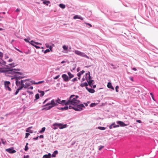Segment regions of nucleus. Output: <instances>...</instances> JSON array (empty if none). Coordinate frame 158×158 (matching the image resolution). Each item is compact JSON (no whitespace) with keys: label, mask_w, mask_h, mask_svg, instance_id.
Instances as JSON below:
<instances>
[{"label":"nucleus","mask_w":158,"mask_h":158,"mask_svg":"<svg viewBox=\"0 0 158 158\" xmlns=\"http://www.w3.org/2000/svg\"><path fill=\"white\" fill-rule=\"evenodd\" d=\"M16 11H17V12H19L20 11V10H19V9H17L16 10Z\"/></svg>","instance_id":"nucleus-64"},{"label":"nucleus","mask_w":158,"mask_h":158,"mask_svg":"<svg viewBox=\"0 0 158 158\" xmlns=\"http://www.w3.org/2000/svg\"><path fill=\"white\" fill-rule=\"evenodd\" d=\"M129 78L131 81H134L133 78V77H130Z\"/></svg>","instance_id":"nucleus-52"},{"label":"nucleus","mask_w":158,"mask_h":158,"mask_svg":"<svg viewBox=\"0 0 158 158\" xmlns=\"http://www.w3.org/2000/svg\"><path fill=\"white\" fill-rule=\"evenodd\" d=\"M6 151L8 152L9 153H10V148L6 149Z\"/></svg>","instance_id":"nucleus-45"},{"label":"nucleus","mask_w":158,"mask_h":158,"mask_svg":"<svg viewBox=\"0 0 158 158\" xmlns=\"http://www.w3.org/2000/svg\"><path fill=\"white\" fill-rule=\"evenodd\" d=\"M74 53L77 55L80 56L85 57L88 59H89V57L87 56L85 53L81 52L79 51L75 50L74 51Z\"/></svg>","instance_id":"nucleus-9"},{"label":"nucleus","mask_w":158,"mask_h":158,"mask_svg":"<svg viewBox=\"0 0 158 158\" xmlns=\"http://www.w3.org/2000/svg\"><path fill=\"white\" fill-rule=\"evenodd\" d=\"M63 48L64 50H67L68 49V47L65 45H64L63 46Z\"/></svg>","instance_id":"nucleus-25"},{"label":"nucleus","mask_w":158,"mask_h":158,"mask_svg":"<svg viewBox=\"0 0 158 158\" xmlns=\"http://www.w3.org/2000/svg\"><path fill=\"white\" fill-rule=\"evenodd\" d=\"M51 154L49 153L48 155H44L43 158H51Z\"/></svg>","instance_id":"nucleus-19"},{"label":"nucleus","mask_w":158,"mask_h":158,"mask_svg":"<svg viewBox=\"0 0 158 158\" xmlns=\"http://www.w3.org/2000/svg\"><path fill=\"white\" fill-rule=\"evenodd\" d=\"M52 157H55L56 156V155L55 154H53L52 155Z\"/></svg>","instance_id":"nucleus-59"},{"label":"nucleus","mask_w":158,"mask_h":158,"mask_svg":"<svg viewBox=\"0 0 158 158\" xmlns=\"http://www.w3.org/2000/svg\"><path fill=\"white\" fill-rule=\"evenodd\" d=\"M39 92L40 93V96L42 97L44 94V91L38 90Z\"/></svg>","instance_id":"nucleus-24"},{"label":"nucleus","mask_w":158,"mask_h":158,"mask_svg":"<svg viewBox=\"0 0 158 158\" xmlns=\"http://www.w3.org/2000/svg\"><path fill=\"white\" fill-rule=\"evenodd\" d=\"M18 64L16 63H10V74L15 75L18 74L19 73V72L18 71H19V69H13V68L17 65Z\"/></svg>","instance_id":"nucleus-4"},{"label":"nucleus","mask_w":158,"mask_h":158,"mask_svg":"<svg viewBox=\"0 0 158 158\" xmlns=\"http://www.w3.org/2000/svg\"><path fill=\"white\" fill-rule=\"evenodd\" d=\"M107 87L110 89H112L113 90H114V89L112 85L111 84L110 82H109L108 83L107 85Z\"/></svg>","instance_id":"nucleus-16"},{"label":"nucleus","mask_w":158,"mask_h":158,"mask_svg":"<svg viewBox=\"0 0 158 158\" xmlns=\"http://www.w3.org/2000/svg\"><path fill=\"white\" fill-rule=\"evenodd\" d=\"M29 156H24L23 158H28Z\"/></svg>","instance_id":"nucleus-61"},{"label":"nucleus","mask_w":158,"mask_h":158,"mask_svg":"<svg viewBox=\"0 0 158 158\" xmlns=\"http://www.w3.org/2000/svg\"><path fill=\"white\" fill-rule=\"evenodd\" d=\"M136 122L139 123H142L141 121L140 120H137Z\"/></svg>","instance_id":"nucleus-48"},{"label":"nucleus","mask_w":158,"mask_h":158,"mask_svg":"<svg viewBox=\"0 0 158 158\" xmlns=\"http://www.w3.org/2000/svg\"><path fill=\"white\" fill-rule=\"evenodd\" d=\"M119 127V125H114V126H113V127L114 128H115V127Z\"/></svg>","instance_id":"nucleus-47"},{"label":"nucleus","mask_w":158,"mask_h":158,"mask_svg":"<svg viewBox=\"0 0 158 158\" xmlns=\"http://www.w3.org/2000/svg\"><path fill=\"white\" fill-rule=\"evenodd\" d=\"M73 19H80L81 20H83V18L81 17V16L78 15H75L73 17Z\"/></svg>","instance_id":"nucleus-15"},{"label":"nucleus","mask_w":158,"mask_h":158,"mask_svg":"<svg viewBox=\"0 0 158 158\" xmlns=\"http://www.w3.org/2000/svg\"><path fill=\"white\" fill-rule=\"evenodd\" d=\"M59 77H60V75H59L56 76L55 77H54V79H57V78H58Z\"/></svg>","instance_id":"nucleus-41"},{"label":"nucleus","mask_w":158,"mask_h":158,"mask_svg":"<svg viewBox=\"0 0 158 158\" xmlns=\"http://www.w3.org/2000/svg\"><path fill=\"white\" fill-rule=\"evenodd\" d=\"M30 82V84L31 83L32 84H37V82H35L34 81H29Z\"/></svg>","instance_id":"nucleus-31"},{"label":"nucleus","mask_w":158,"mask_h":158,"mask_svg":"<svg viewBox=\"0 0 158 158\" xmlns=\"http://www.w3.org/2000/svg\"><path fill=\"white\" fill-rule=\"evenodd\" d=\"M4 84L6 89H8L9 91H10V87H9V85H10V82L6 81L4 82Z\"/></svg>","instance_id":"nucleus-10"},{"label":"nucleus","mask_w":158,"mask_h":158,"mask_svg":"<svg viewBox=\"0 0 158 158\" xmlns=\"http://www.w3.org/2000/svg\"><path fill=\"white\" fill-rule=\"evenodd\" d=\"M33 89V86H30V87L28 88L29 89Z\"/></svg>","instance_id":"nucleus-55"},{"label":"nucleus","mask_w":158,"mask_h":158,"mask_svg":"<svg viewBox=\"0 0 158 158\" xmlns=\"http://www.w3.org/2000/svg\"><path fill=\"white\" fill-rule=\"evenodd\" d=\"M32 127H30L28 128L27 130H26V131L27 132H29L31 133H32L33 131L31 130V129Z\"/></svg>","instance_id":"nucleus-17"},{"label":"nucleus","mask_w":158,"mask_h":158,"mask_svg":"<svg viewBox=\"0 0 158 158\" xmlns=\"http://www.w3.org/2000/svg\"><path fill=\"white\" fill-rule=\"evenodd\" d=\"M16 151L15 150H12V148H10V153H13L16 152Z\"/></svg>","instance_id":"nucleus-32"},{"label":"nucleus","mask_w":158,"mask_h":158,"mask_svg":"<svg viewBox=\"0 0 158 158\" xmlns=\"http://www.w3.org/2000/svg\"><path fill=\"white\" fill-rule=\"evenodd\" d=\"M3 54L2 52H0V59H1L3 57Z\"/></svg>","instance_id":"nucleus-35"},{"label":"nucleus","mask_w":158,"mask_h":158,"mask_svg":"<svg viewBox=\"0 0 158 158\" xmlns=\"http://www.w3.org/2000/svg\"><path fill=\"white\" fill-rule=\"evenodd\" d=\"M34 42H35L33 40H31V41L29 43L31 44V43H34Z\"/></svg>","instance_id":"nucleus-60"},{"label":"nucleus","mask_w":158,"mask_h":158,"mask_svg":"<svg viewBox=\"0 0 158 158\" xmlns=\"http://www.w3.org/2000/svg\"><path fill=\"white\" fill-rule=\"evenodd\" d=\"M48 99H46L43 102V104H44L48 100Z\"/></svg>","instance_id":"nucleus-58"},{"label":"nucleus","mask_w":158,"mask_h":158,"mask_svg":"<svg viewBox=\"0 0 158 158\" xmlns=\"http://www.w3.org/2000/svg\"><path fill=\"white\" fill-rule=\"evenodd\" d=\"M75 107V106H69V107H68V108H69V109H73V108Z\"/></svg>","instance_id":"nucleus-38"},{"label":"nucleus","mask_w":158,"mask_h":158,"mask_svg":"<svg viewBox=\"0 0 158 158\" xmlns=\"http://www.w3.org/2000/svg\"><path fill=\"white\" fill-rule=\"evenodd\" d=\"M132 69L134 71H136L137 70L135 68H133Z\"/></svg>","instance_id":"nucleus-63"},{"label":"nucleus","mask_w":158,"mask_h":158,"mask_svg":"<svg viewBox=\"0 0 158 158\" xmlns=\"http://www.w3.org/2000/svg\"><path fill=\"white\" fill-rule=\"evenodd\" d=\"M75 106V107L73 108V109L76 111H81L83 110L82 107H85L83 104H80L78 105L77 104Z\"/></svg>","instance_id":"nucleus-7"},{"label":"nucleus","mask_w":158,"mask_h":158,"mask_svg":"<svg viewBox=\"0 0 158 158\" xmlns=\"http://www.w3.org/2000/svg\"><path fill=\"white\" fill-rule=\"evenodd\" d=\"M44 82V81H39L38 82H37V84H41V83H43Z\"/></svg>","instance_id":"nucleus-40"},{"label":"nucleus","mask_w":158,"mask_h":158,"mask_svg":"<svg viewBox=\"0 0 158 158\" xmlns=\"http://www.w3.org/2000/svg\"><path fill=\"white\" fill-rule=\"evenodd\" d=\"M68 74L69 76V80L71 78H73L74 77V76L72 74H71V73L70 72H69L68 73Z\"/></svg>","instance_id":"nucleus-20"},{"label":"nucleus","mask_w":158,"mask_h":158,"mask_svg":"<svg viewBox=\"0 0 158 158\" xmlns=\"http://www.w3.org/2000/svg\"><path fill=\"white\" fill-rule=\"evenodd\" d=\"M104 147V146H100L99 148L98 149V150H101L102 148H103Z\"/></svg>","instance_id":"nucleus-42"},{"label":"nucleus","mask_w":158,"mask_h":158,"mask_svg":"<svg viewBox=\"0 0 158 158\" xmlns=\"http://www.w3.org/2000/svg\"><path fill=\"white\" fill-rule=\"evenodd\" d=\"M28 144V143H26V146L25 147L24 150L26 151H27V150L28 149V146H27Z\"/></svg>","instance_id":"nucleus-29"},{"label":"nucleus","mask_w":158,"mask_h":158,"mask_svg":"<svg viewBox=\"0 0 158 158\" xmlns=\"http://www.w3.org/2000/svg\"><path fill=\"white\" fill-rule=\"evenodd\" d=\"M86 24L88 25L90 27H92V25L91 24L89 23H85Z\"/></svg>","instance_id":"nucleus-53"},{"label":"nucleus","mask_w":158,"mask_h":158,"mask_svg":"<svg viewBox=\"0 0 158 158\" xmlns=\"http://www.w3.org/2000/svg\"><path fill=\"white\" fill-rule=\"evenodd\" d=\"M38 137H39V136H37V137H36L35 138H33V139H34V140H37L38 139Z\"/></svg>","instance_id":"nucleus-46"},{"label":"nucleus","mask_w":158,"mask_h":158,"mask_svg":"<svg viewBox=\"0 0 158 158\" xmlns=\"http://www.w3.org/2000/svg\"><path fill=\"white\" fill-rule=\"evenodd\" d=\"M85 78L86 80L88 82L89 85L91 87L92 85H93V82L94 81L91 79V78L90 75V73L89 72H88V73H86Z\"/></svg>","instance_id":"nucleus-5"},{"label":"nucleus","mask_w":158,"mask_h":158,"mask_svg":"<svg viewBox=\"0 0 158 158\" xmlns=\"http://www.w3.org/2000/svg\"><path fill=\"white\" fill-rule=\"evenodd\" d=\"M114 124V123H112L110 126H109V128L111 129L112 128V126H113V125Z\"/></svg>","instance_id":"nucleus-43"},{"label":"nucleus","mask_w":158,"mask_h":158,"mask_svg":"<svg viewBox=\"0 0 158 158\" xmlns=\"http://www.w3.org/2000/svg\"><path fill=\"white\" fill-rule=\"evenodd\" d=\"M34 43L36 44H40V45L41 44V43L37 42H34Z\"/></svg>","instance_id":"nucleus-50"},{"label":"nucleus","mask_w":158,"mask_h":158,"mask_svg":"<svg viewBox=\"0 0 158 158\" xmlns=\"http://www.w3.org/2000/svg\"><path fill=\"white\" fill-rule=\"evenodd\" d=\"M88 83L87 82H84L83 83H81L80 85V86L81 87H83L84 86H88Z\"/></svg>","instance_id":"nucleus-18"},{"label":"nucleus","mask_w":158,"mask_h":158,"mask_svg":"<svg viewBox=\"0 0 158 158\" xmlns=\"http://www.w3.org/2000/svg\"><path fill=\"white\" fill-rule=\"evenodd\" d=\"M53 126H56L58 127L60 129H62L67 127V125L66 124H64L62 123H54Z\"/></svg>","instance_id":"nucleus-8"},{"label":"nucleus","mask_w":158,"mask_h":158,"mask_svg":"<svg viewBox=\"0 0 158 158\" xmlns=\"http://www.w3.org/2000/svg\"><path fill=\"white\" fill-rule=\"evenodd\" d=\"M55 103L56 104L55 106L57 105L58 104L67 105V104L66 103V101L65 100H62L61 101L60 99L59 98H57L55 101Z\"/></svg>","instance_id":"nucleus-6"},{"label":"nucleus","mask_w":158,"mask_h":158,"mask_svg":"<svg viewBox=\"0 0 158 158\" xmlns=\"http://www.w3.org/2000/svg\"><path fill=\"white\" fill-rule=\"evenodd\" d=\"M117 123L122 127H124L127 125L125 124L123 122L121 121H118Z\"/></svg>","instance_id":"nucleus-12"},{"label":"nucleus","mask_w":158,"mask_h":158,"mask_svg":"<svg viewBox=\"0 0 158 158\" xmlns=\"http://www.w3.org/2000/svg\"><path fill=\"white\" fill-rule=\"evenodd\" d=\"M98 128L102 130H105L106 129L105 127H98Z\"/></svg>","instance_id":"nucleus-28"},{"label":"nucleus","mask_w":158,"mask_h":158,"mask_svg":"<svg viewBox=\"0 0 158 158\" xmlns=\"http://www.w3.org/2000/svg\"><path fill=\"white\" fill-rule=\"evenodd\" d=\"M45 127H43L42 128L41 130H40L39 132L40 133H41L42 132H44L45 131Z\"/></svg>","instance_id":"nucleus-27"},{"label":"nucleus","mask_w":158,"mask_h":158,"mask_svg":"<svg viewBox=\"0 0 158 158\" xmlns=\"http://www.w3.org/2000/svg\"><path fill=\"white\" fill-rule=\"evenodd\" d=\"M55 105H56V104L55 103V100L52 99L50 103H47L43 106V107H44L42 109V110H49L55 106Z\"/></svg>","instance_id":"nucleus-3"},{"label":"nucleus","mask_w":158,"mask_h":158,"mask_svg":"<svg viewBox=\"0 0 158 158\" xmlns=\"http://www.w3.org/2000/svg\"><path fill=\"white\" fill-rule=\"evenodd\" d=\"M68 109V107L67 106H65L64 107H61L60 109V110H67Z\"/></svg>","instance_id":"nucleus-21"},{"label":"nucleus","mask_w":158,"mask_h":158,"mask_svg":"<svg viewBox=\"0 0 158 158\" xmlns=\"http://www.w3.org/2000/svg\"><path fill=\"white\" fill-rule=\"evenodd\" d=\"M24 40L26 42L29 43L30 42L26 38L24 39Z\"/></svg>","instance_id":"nucleus-49"},{"label":"nucleus","mask_w":158,"mask_h":158,"mask_svg":"<svg viewBox=\"0 0 158 158\" xmlns=\"http://www.w3.org/2000/svg\"><path fill=\"white\" fill-rule=\"evenodd\" d=\"M35 97L36 99H38L39 98V95L38 94H37L35 95Z\"/></svg>","instance_id":"nucleus-30"},{"label":"nucleus","mask_w":158,"mask_h":158,"mask_svg":"<svg viewBox=\"0 0 158 158\" xmlns=\"http://www.w3.org/2000/svg\"><path fill=\"white\" fill-rule=\"evenodd\" d=\"M30 134L28 133H26V136H25V138H28V136L30 135Z\"/></svg>","instance_id":"nucleus-34"},{"label":"nucleus","mask_w":158,"mask_h":158,"mask_svg":"<svg viewBox=\"0 0 158 158\" xmlns=\"http://www.w3.org/2000/svg\"><path fill=\"white\" fill-rule=\"evenodd\" d=\"M119 87L118 86H116L115 87V90L116 92H118V89Z\"/></svg>","instance_id":"nucleus-39"},{"label":"nucleus","mask_w":158,"mask_h":158,"mask_svg":"<svg viewBox=\"0 0 158 158\" xmlns=\"http://www.w3.org/2000/svg\"><path fill=\"white\" fill-rule=\"evenodd\" d=\"M4 72V71L2 69L0 68V73H3Z\"/></svg>","instance_id":"nucleus-44"},{"label":"nucleus","mask_w":158,"mask_h":158,"mask_svg":"<svg viewBox=\"0 0 158 158\" xmlns=\"http://www.w3.org/2000/svg\"><path fill=\"white\" fill-rule=\"evenodd\" d=\"M58 128V127H55L53 128L54 129H57Z\"/></svg>","instance_id":"nucleus-62"},{"label":"nucleus","mask_w":158,"mask_h":158,"mask_svg":"<svg viewBox=\"0 0 158 158\" xmlns=\"http://www.w3.org/2000/svg\"><path fill=\"white\" fill-rule=\"evenodd\" d=\"M86 89L89 93H93L95 92L94 90L93 89H89L87 87H86Z\"/></svg>","instance_id":"nucleus-14"},{"label":"nucleus","mask_w":158,"mask_h":158,"mask_svg":"<svg viewBox=\"0 0 158 158\" xmlns=\"http://www.w3.org/2000/svg\"><path fill=\"white\" fill-rule=\"evenodd\" d=\"M39 137L40 138H44V135H41L39 136Z\"/></svg>","instance_id":"nucleus-57"},{"label":"nucleus","mask_w":158,"mask_h":158,"mask_svg":"<svg viewBox=\"0 0 158 158\" xmlns=\"http://www.w3.org/2000/svg\"><path fill=\"white\" fill-rule=\"evenodd\" d=\"M45 45H46V46L47 48H49L51 50V51L52 50L51 49L52 48V46H49V45H48V44H46Z\"/></svg>","instance_id":"nucleus-26"},{"label":"nucleus","mask_w":158,"mask_h":158,"mask_svg":"<svg viewBox=\"0 0 158 158\" xmlns=\"http://www.w3.org/2000/svg\"><path fill=\"white\" fill-rule=\"evenodd\" d=\"M59 6L62 9H64L65 7V5L63 4H60Z\"/></svg>","instance_id":"nucleus-22"},{"label":"nucleus","mask_w":158,"mask_h":158,"mask_svg":"<svg viewBox=\"0 0 158 158\" xmlns=\"http://www.w3.org/2000/svg\"><path fill=\"white\" fill-rule=\"evenodd\" d=\"M85 71L84 70H82V71L78 73L77 74V76L79 77L78 79L80 80V77L81 74H83L85 73Z\"/></svg>","instance_id":"nucleus-13"},{"label":"nucleus","mask_w":158,"mask_h":158,"mask_svg":"<svg viewBox=\"0 0 158 158\" xmlns=\"http://www.w3.org/2000/svg\"><path fill=\"white\" fill-rule=\"evenodd\" d=\"M50 52V50H49V49H47L46 50L44 51V53H47V52Z\"/></svg>","instance_id":"nucleus-33"},{"label":"nucleus","mask_w":158,"mask_h":158,"mask_svg":"<svg viewBox=\"0 0 158 158\" xmlns=\"http://www.w3.org/2000/svg\"><path fill=\"white\" fill-rule=\"evenodd\" d=\"M74 95H72L70 96L69 100L66 101V103L67 105L71 104L73 106H76L79 103L80 101L79 100L76 99V98H74Z\"/></svg>","instance_id":"nucleus-2"},{"label":"nucleus","mask_w":158,"mask_h":158,"mask_svg":"<svg viewBox=\"0 0 158 158\" xmlns=\"http://www.w3.org/2000/svg\"><path fill=\"white\" fill-rule=\"evenodd\" d=\"M96 105V104L95 103H92L90 104V106L91 107H93L94 106H95Z\"/></svg>","instance_id":"nucleus-36"},{"label":"nucleus","mask_w":158,"mask_h":158,"mask_svg":"<svg viewBox=\"0 0 158 158\" xmlns=\"http://www.w3.org/2000/svg\"><path fill=\"white\" fill-rule=\"evenodd\" d=\"M34 47H35V48H37V49H38V48H40V47H39V46H38L36 45H35V46H34Z\"/></svg>","instance_id":"nucleus-54"},{"label":"nucleus","mask_w":158,"mask_h":158,"mask_svg":"<svg viewBox=\"0 0 158 158\" xmlns=\"http://www.w3.org/2000/svg\"><path fill=\"white\" fill-rule=\"evenodd\" d=\"M74 98H76V99H77L78 98H79V96L77 95L75 96L74 95Z\"/></svg>","instance_id":"nucleus-56"},{"label":"nucleus","mask_w":158,"mask_h":158,"mask_svg":"<svg viewBox=\"0 0 158 158\" xmlns=\"http://www.w3.org/2000/svg\"><path fill=\"white\" fill-rule=\"evenodd\" d=\"M72 81H73V82H74V81H77V78H74L72 80Z\"/></svg>","instance_id":"nucleus-37"},{"label":"nucleus","mask_w":158,"mask_h":158,"mask_svg":"<svg viewBox=\"0 0 158 158\" xmlns=\"http://www.w3.org/2000/svg\"><path fill=\"white\" fill-rule=\"evenodd\" d=\"M18 74H15L13 76H10L11 79H15V83L17 87L18 88L15 94H17L19 91L23 89V88L26 89L31 85L29 79H26L24 80H21L19 81L18 79Z\"/></svg>","instance_id":"nucleus-1"},{"label":"nucleus","mask_w":158,"mask_h":158,"mask_svg":"<svg viewBox=\"0 0 158 158\" xmlns=\"http://www.w3.org/2000/svg\"><path fill=\"white\" fill-rule=\"evenodd\" d=\"M43 3L44 4H46L47 5H48V4H49L50 3V2L49 1H44L43 2Z\"/></svg>","instance_id":"nucleus-23"},{"label":"nucleus","mask_w":158,"mask_h":158,"mask_svg":"<svg viewBox=\"0 0 158 158\" xmlns=\"http://www.w3.org/2000/svg\"><path fill=\"white\" fill-rule=\"evenodd\" d=\"M54 154H55V155L56 154L58 153V151L57 150L54 151Z\"/></svg>","instance_id":"nucleus-51"},{"label":"nucleus","mask_w":158,"mask_h":158,"mask_svg":"<svg viewBox=\"0 0 158 158\" xmlns=\"http://www.w3.org/2000/svg\"><path fill=\"white\" fill-rule=\"evenodd\" d=\"M62 77L64 80L65 81H68L69 80L68 76L65 74H63L62 75Z\"/></svg>","instance_id":"nucleus-11"}]
</instances>
